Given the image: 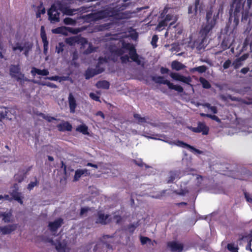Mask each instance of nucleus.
Masks as SVG:
<instances>
[{
  "label": "nucleus",
  "instance_id": "obj_60",
  "mask_svg": "<svg viewBox=\"0 0 252 252\" xmlns=\"http://www.w3.org/2000/svg\"><path fill=\"white\" fill-rule=\"evenodd\" d=\"M121 60L122 63H126L129 62V57L127 55H125L121 57Z\"/></svg>",
  "mask_w": 252,
  "mask_h": 252
},
{
  "label": "nucleus",
  "instance_id": "obj_53",
  "mask_svg": "<svg viewBox=\"0 0 252 252\" xmlns=\"http://www.w3.org/2000/svg\"><path fill=\"white\" fill-rule=\"evenodd\" d=\"M205 106L208 107L214 113L217 114L218 112L217 108L215 106H211L209 103H206Z\"/></svg>",
  "mask_w": 252,
  "mask_h": 252
},
{
  "label": "nucleus",
  "instance_id": "obj_37",
  "mask_svg": "<svg viewBox=\"0 0 252 252\" xmlns=\"http://www.w3.org/2000/svg\"><path fill=\"white\" fill-rule=\"evenodd\" d=\"M133 162L136 165H137V166H138L140 167H143V166H144L145 167V168H149L150 167V166H149V165H147L146 164H145V163H144L141 159H139L138 160L133 159Z\"/></svg>",
  "mask_w": 252,
  "mask_h": 252
},
{
  "label": "nucleus",
  "instance_id": "obj_7",
  "mask_svg": "<svg viewBox=\"0 0 252 252\" xmlns=\"http://www.w3.org/2000/svg\"><path fill=\"white\" fill-rule=\"evenodd\" d=\"M48 14L49 19L51 22H59L60 12L57 9L55 4L52 5L51 8L48 11Z\"/></svg>",
  "mask_w": 252,
  "mask_h": 252
},
{
  "label": "nucleus",
  "instance_id": "obj_30",
  "mask_svg": "<svg viewBox=\"0 0 252 252\" xmlns=\"http://www.w3.org/2000/svg\"><path fill=\"white\" fill-rule=\"evenodd\" d=\"M32 44L29 42H25V48H24V53L23 54L26 57H28L30 51L32 50Z\"/></svg>",
  "mask_w": 252,
  "mask_h": 252
},
{
  "label": "nucleus",
  "instance_id": "obj_21",
  "mask_svg": "<svg viewBox=\"0 0 252 252\" xmlns=\"http://www.w3.org/2000/svg\"><path fill=\"white\" fill-rule=\"evenodd\" d=\"M10 195L13 199L17 201L20 204L22 205L23 204V197L21 196V193L17 191V189L13 190L12 191L10 192Z\"/></svg>",
  "mask_w": 252,
  "mask_h": 252
},
{
  "label": "nucleus",
  "instance_id": "obj_45",
  "mask_svg": "<svg viewBox=\"0 0 252 252\" xmlns=\"http://www.w3.org/2000/svg\"><path fill=\"white\" fill-rule=\"evenodd\" d=\"M38 182L37 180L36 177H35V181L34 182H31L30 183H29L28 185L27 189L29 190H32L33 188L38 185Z\"/></svg>",
  "mask_w": 252,
  "mask_h": 252
},
{
  "label": "nucleus",
  "instance_id": "obj_16",
  "mask_svg": "<svg viewBox=\"0 0 252 252\" xmlns=\"http://www.w3.org/2000/svg\"><path fill=\"white\" fill-rule=\"evenodd\" d=\"M58 130L60 131H71L72 130V125L68 122H64L57 126Z\"/></svg>",
  "mask_w": 252,
  "mask_h": 252
},
{
  "label": "nucleus",
  "instance_id": "obj_36",
  "mask_svg": "<svg viewBox=\"0 0 252 252\" xmlns=\"http://www.w3.org/2000/svg\"><path fill=\"white\" fill-rule=\"evenodd\" d=\"M24 48L25 44H24V46H22L20 43L17 42L15 43V45L12 47V49L14 52H16L17 50H18L20 52H21L24 50Z\"/></svg>",
  "mask_w": 252,
  "mask_h": 252
},
{
  "label": "nucleus",
  "instance_id": "obj_38",
  "mask_svg": "<svg viewBox=\"0 0 252 252\" xmlns=\"http://www.w3.org/2000/svg\"><path fill=\"white\" fill-rule=\"evenodd\" d=\"M52 32L57 34H65V28L64 27H58L55 29L52 30Z\"/></svg>",
  "mask_w": 252,
  "mask_h": 252
},
{
  "label": "nucleus",
  "instance_id": "obj_49",
  "mask_svg": "<svg viewBox=\"0 0 252 252\" xmlns=\"http://www.w3.org/2000/svg\"><path fill=\"white\" fill-rule=\"evenodd\" d=\"M108 62V58H106V57H100L98 58V63L96 65H99V66H100V65L101 64H103L104 63H107Z\"/></svg>",
  "mask_w": 252,
  "mask_h": 252
},
{
  "label": "nucleus",
  "instance_id": "obj_56",
  "mask_svg": "<svg viewBox=\"0 0 252 252\" xmlns=\"http://www.w3.org/2000/svg\"><path fill=\"white\" fill-rule=\"evenodd\" d=\"M90 97L93 100L100 102V97L94 93H91L89 94Z\"/></svg>",
  "mask_w": 252,
  "mask_h": 252
},
{
  "label": "nucleus",
  "instance_id": "obj_2",
  "mask_svg": "<svg viewBox=\"0 0 252 252\" xmlns=\"http://www.w3.org/2000/svg\"><path fill=\"white\" fill-rule=\"evenodd\" d=\"M244 0H233L231 5L229 13L230 17H234V21H238L241 15V11L243 9Z\"/></svg>",
  "mask_w": 252,
  "mask_h": 252
},
{
  "label": "nucleus",
  "instance_id": "obj_47",
  "mask_svg": "<svg viewBox=\"0 0 252 252\" xmlns=\"http://www.w3.org/2000/svg\"><path fill=\"white\" fill-rule=\"evenodd\" d=\"M25 178V175L22 174L17 173L15 175L14 179L15 181L18 183H21Z\"/></svg>",
  "mask_w": 252,
  "mask_h": 252
},
{
  "label": "nucleus",
  "instance_id": "obj_15",
  "mask_svg": "<svg viewBox=\"0 0 252 252\" xmlns=\"http://www.w3.org/2000/svg\"><path fill=\"white\" fill-rule=\"evenodd\" d=\"M231 38L228 36H225L220 44V46L223 50H225L230 48L233 43V41Z\"/></svg>",
  "mask_w": 252,
  "mask_h": 252
},
{
  "label": "nucleus",
  "instance_id": "obj_23",
  "mask_svg": "<svg viewBox=\"0 0 252 252\" xmlns=\"http://www.w3.org/2000/svg\"><path fill=\"white\" fill-rule=\"evenodd\" d=\"M31 73L33 75H35V74H37L38 75L42 76H47L49 74V72L47 69H44L43 70H41L35 67H33L31 70Z\"/></svg>",
  "mask_w": 252,
  "mask_h": 252
},
{
  "label": "nucleus",
  "instance_id": "obj_46",
  "mask_svg": "<svg viewBox=\"0 0 252 252\" xmlns=\"http://www.w3.org/2000/svg\"><path fill=\"white\" fill-rule=\"evenodd\" d=\"M227 249L228 251L231 252H238V247H235L234 244L232 243L228 244L227 245Z\"/></svg>",
  "mask_w": 252,
  "mask_h": 252
},
{
  "label": "nucleus",
  "instance_id": "obj_50",
  "mask_svg": "<svg viewBox=\"0 0 252 252\" xmlns=\"http://www.w3.org/2000/svg\"><path fill=\"white\" fill-rule=\"evenodd\" d=\"M64 46V45L63 42H60L58 44V46H56V52L58 54L63 52V51Z\"/></svg>",
  "mask_w": 252,
  "mask_h": 252
},
{
  "label": "nucleus",
  "instance_id": "obj_44",
  "mask_svg": "<svg viewBox=\"0 0 252 252\" xmlns=\"http://www.w3.org/2000/svg\"><path fill=\"white\" fill-rule=\"evenodd\" d=\"M158 40V35L155 34L153 36L151 43L153 48H156L157 47L158 45L157 43Z\"/></svg>",
  "mask_w": 252,
  "mask_h": 252
},
{
  "label": "nucleus",
  "instance_id": "obj_24",
  "mask_svg": "<svg viewBox=\"0 0 252 252\" xmlns=\"http://www.w3.org/2000/svg\"><path fill=\"white\" fill-rule=\"evenodd\" d=\"M99 13H91L86 16V20L89 21H96L101 18Z\"/></svg>",
  "mask_w": 252,
  "mask_h": 252
},
{
  "label": "nucleus",
  "instance_id": "obj_62",
  "mask_svg": "<svg viewBox=\"0 0 252 252\" xmlns=\"http://www.w3.org/2000/svg\"><path fill=\"white\" fill-rule=\"evenodd\" d=\"M42 85L47 86L49 87H50L51 88H54V89L57 88V86L56 84H55L53 83H51V82H46L45 83H43Z\"/></svg>",
  "mask_w": 252,
  "mask_h": 252
},
{
  "label": "nucleus",
  "instance_id": "obj_64",
  "mask_svg": "<svg viewBox=\"0 0 252 252\" xmlns=\"http://www.w3.org/2000/svg\"><path fill=\"white\" fill-rule=\"evenodd\" d=\"M245 197L246 200L251 203H252V197L250 196V195L247 192H244Z\"/></svg>",
  "mask_w": 252,
  "mask_h": 252
},
{
  "label": "nucleus",
  "instance_id": "obj_22",
  "mask_svg": "<svg viewBox=\"0 0 252 252\" xmlns=\"http://www.w3.org/2000/svg\"><path fill=\"white\" fill-rule=\"evenodd\" d=\"M129 55L130 59L134 62L136 63L137 64H141V61L139 59L138 55L136 53V50L135 48H132V50L129 52Z\"/></svg>",
  "mask_w": 252,
  "mask_h": 252
},
{
  "label": "nucleus",
  "instance_id": "obj_48",
  "mask_svg": "<svg viewBox=\"0 0 252 252\" xmlns=\"http://www.w3.org/2000/svg\"><path fill=\"white\" fill-rule=\"evenodd\" d=\"M250 45V46L251 48L252 47V42H250V37H247L243 43V49H245L247 47Z\"/></svg>",
  "mask_w": 252,
  "mask_h": 252
},
{
  "label": "nucleus",
  "instance_id": "obj_61",
  "mask_svg": "<svg viewBox=\"0 0 252 252\" xmlns=\"http://www.w3.org/2000/svg\"><path fill=\"white\" fill-rule=\"evenodd\" d=\"M8 112L6 110H5L4 111H1L0 112V121L2 122V121L4 119L7 115Z\"/></svg>",
  "mask_w": 252,
  "mask_h": 252
},
{
  "label": "nucleus",
  "instance_id": "obj_63",
  "mask_svg": "<svg viewBox=\"0 0 252 252\" xmlns=\"http://www.w3.org/2000/svg\"><path fill=\"white\" fill-rule=\"evenodd\" d=\"M77 38L76 37L69 38L67 39V42L70 44H73L77 42Z\"/></svg>",
  "mask_w": 252,
  "mask_h": 252
},
{
  "label": "nucleus",
  "instance_id": "obj_29",
  "mask_svg": "<svg viewBox=\"0 0 252 252\" xmlns=\"http://www.w3.org/2000/svg\"><path fill=\"white\" fill-rule=\"evenodd\" d=\"M171 67L173 69L178 71L183 69L185 66L180 62L177 61H174L172 62Z\"/></svg>",
  "mask_w": 252,
  "mask_h": 252
},
{
  "label": "nucleus",
  "instance_id": "obj_20",
  "mask_svg": "<svg viewBox=\"0 0 252 252\" xmlns=\"http://www.w3.org/2000/svg\"><path fill=\"white\" fill-rule=\"evenodd\" d=\"M109 217V215H105L104 214L99 212H98V218L96 219L95 223L97 224H106L107 223V220Z\"/></svg>",
  "mask_w": 252,
  "mask_h": 252
},
{
  "label": "nucleus",
  "instance_id": "obj_5",
  "mask_svg": "<svg viewBox=\"0 0 252 252\" xmlns=\"http://www.w3.org/2000/svg\"><path fill=\"white\" fill-rule=\"evenodd\" d=\"M9 71L11 77L15 78L17 81L21 80L24 77V74L21 72V68L19 64L11 65Z\"/></svg>",
  "mask_w": 252,
  "mask_h": 252
},
{
  "label": "nucleus",
  "instance_id": "obj_57",
  "mask_svg": "<svg viewBox=\"0 0 252 252\" xmlns=\"http://www.w3.org/2000/svg\"><path fill=\"white\" fill-rule=\"evenodd\" d=\"M206 117L215 120L217 122H220V120L219 118V117L215 115L207 114L206 115Z\"/></svg>",
  "mask_w": 252,
  "mask_h": 252
},
{
  "label": "nucleus",
  "instance_id": "obj_34",
  "mask_svg": "<svg viewBox=\"0 0 252 252\" xmlns=\"http://www.w3.org/2000/svg\"><path fill=\"white\" fill-rule=\"evenodd\" d=\"M191 81L192 80H191V78H190V77H189V76L186 77V76H185L182 75L181 77V79L180 80V82H182L185 84H187L189 85L190 87L192 88V85L190 84V82H191Z\"/></svg>",
  "mask_w": 252,
  "mask_h": 252
},
{
  "label": "nucleus",
  "instance_id": "obj_13",
  "mask_svg": "<svg viewBox=\"0 0 252 252\" xmlns=\"http://www.w3.org/2000/svg\"><path fill=\"white\" fill-rule=\"evenodd\" d=\"M17 228V224H9L4 226H0V232L2 234H9Z\"/></svg>",
  "mask_w": 252,
  "mask_h": 252
},
{
  "label": "nucleus",
  "instance_id": "obj_10",
  "mask_svg": "<svg viewBox=\"0 0 252 252\" xmlns=\"http://www.w3.org/2000/svg\"><path fill=\"white\" fill-rule=\"evenodd\" d=\"M40 36L43 43V53L46 55L48 52L49 42L47 40L44 27L43 26L41 27Z\"/></svg>",
  "mask_w": 252,
  "mask_h": 252
},
{
  "label": "nucleus",
  "instance_id": "obj_11",
  "mask_svg": "<svg viewBox=\"0 0 252 252\" xmlns=\"http://www.w3.org/2000/svg\"><path fill=\"white\" fill-rule=\"evenodd\" d=\"M63 222V220L62 218H58L53 222H50L48 224V227L50 230L52 232H56L57 230L62 226Z\"/></svg>",
  "mask_w": 252,
  "mask_h": 252
},
{
  "label": "nucleus",
  "instance_id": "obj_1",
  "mask_svg": "<svg viewBox=\"0 0 252 252\" xmlns=\"http://www.w3.org/2000/svg\"><path fill=\"white\" fill-rule=\"evenodd\" d=\"M222 5H220L216 14H214L212 17L213 12L212 10H209L206 13V23L203 25L199 32V34L201 38V43H203L204 40H206L208 37V34L215 27L217 19L219 18V13L220 11H222Z\"/></svg>",
  "mask_w": 252,
  "mask_h": 252
},
{
  "label": "nucleus",
  "instance_id": "obj_52",
  "mask_svg": "<svg viewBox=\"0 0 252 252\" xmlns=\"http://www.w3.org/2000/svg\"><path fill=\"white\" fill-rule=\"evenodd\" d=\"M140 242L142 245H145L147 243H151V240L147 237H144V236H141L140 237Z\"/></svg>",
  "mask_w": 252,
  "mask_h": 252
},
{
  "label": "nucleus",
  "instance_id": "obj_18",
  "mask_svg": "<svg viewBox=\"0 0 252 252\" xmlns=\"http://www.w3.org/2000/svg\"><path fill=\"white\" fill-rule=\"evenodd\" d=\"M90 173L87 169H77L75 171L73 181L76 182L79 180V178L83 175L85 176L88 175Z\"/></svg>",
  "mask_w": 252,
  "mask_h": 252
},
{
  "label": "nucleus",
  "instance_id": "obj_40",
  "mask_svg": "<svg viewBox=\"0 0 252 252\" xmlns=\"http://www.w3.org/2000/svg\"><path fill=\"white\" fill-rule=\"evenodd\" d=\"M169 9H170V7H169L168 6V5H166L164 7V9L160 13L158 18L163 19L165 17V16L167 14V13H168Z\"/></svg>",
  "mask_w": 252,
  "mask_h": 252
},
{
  "label": "nucleus",
  "instance_id": "obj_51",
  "mask_svg": "<svg viewBox=\"0 0 252 252\" xmlns=\"http://www.w3.org/2000/svg\"><path fill=\"white\" fill-rule=\"evenodd\" d=\"M170 76L172 78H173L175 80L180 81L182 75L179 74V73H177L172 72L170 73Z\"/></svg>",
  "mask_w": 252,
  "mask_h": 252
},
{
  "label": "nucleus",
  "instance_id": "obj_58",
  "mask_svg": "<svg viewBox=\"0 0 252 252\" xmlns=\"http://www.w3.org/2000/svg\"><path fill=\"white\" fill-rule=\"evenodd\" d=\"M123 48H125L126 50H128L129 52L132 50V48H135L133 45L130 44V43H123Z\"/></svg>",
  "mask_w": 252,
  "mask_h": 252
},
{
  "label": "nucleus",
  "instance_id": "obj_31",
  "mask_svg": "<svg viewBox=\"0 0 252 252\" xmlns=\"http://www.w3.org/2000/svg\"><path fill=\"white\" fill-rule=\"evenodd\" d=\"M76 130L77 131L82 133V134H83L84 135L88 134V133H89L88 127L85 125H79V126H78L76 127Z\"/></svg>",
  "mask_w": 252,
  "mask_h": 252
},
{
  "label": "nucleus",
  "instance_id": "obj_43",
  "mask_svg": "<svg viewBox=\"0 0 252 252\" xmlns=\"http://www.w3.org/2000/svg\"><path fill=\"white\" fill-rule=\"evenodd\" d=\"M39 116L42 117L44 119L48 121V122H51L53 120H59V119H57L55 117L49 116L48 115H45L43 113H41L39 114Z\"/></svg>",
  "mask_w": 252,
  "mask_h": 252
},
{
  "label": "nucleus",
  "instance_id": "obj_35",
  "mask_svg": "<svg viewBox=\"0 0 252 252\" xmlns=\"http://www.w3.org/2000/svg\"><path fill=\"white\" fill-rule=\"evenodd\" d=\"M133 117L137 121L139 124H143L146 122V119L145 117H142L139 114H134Z\"/></svg>",
  "mask_w": 252,
  "mask_h": 252
},
{
  "label": "nucleus",
  "instance_id": "obj_41",
  "mask_svg": "<svg viewBox=\"0 0 252 252\" xmlns=\"http://www.w3.org/2000/svg\"><path fill=\"white\" fill-rule=\"evenodd\" d=\"M207 69V67L205 65H201L198 67H194L192 69L193 71H196L200 73L205 72Z\"/></svg>",
  "mask_w": 252,
  "mask_h": 252
},
{
  "label": "nucleus",
  "instance_id": "obj_9",
  "mask_svg": "<svg viewBox=\"0 0 252 252\" xmlns=\"http://www.w3.org/2000/svg\"><path fill=\"white\" fill-rule=\"evenodd\" d=\"M173 15L171 14H167L165 17L159 22L156 27V30L160 32L163 30L168 25V23L173 18Z\"/></svg>",
  "mask_w": 252,
  "mask_h": 252
},
{
  "label": "nucleus",
  "instance_id": "obj_32",
  "mask_svg": "<svg viewBox=\"0 0 252 252\" xmlns=\"http://www.w3.org/2000/svg\"><path fill=\"white\" fill-rule=\"evenodd\" d=\"M244 60V58H243V57L242 56L240 58H237L234 60L232 63V65L233 66L234 68L235 69H237L241 67L242 65V61Z\"/></svg>",
  "mask_w": 252,
  "mask_h": 252
},
{
  "label": "nucleus",
  "instance_id": "obj_4",
  "mask_svg": "<svg viewBox=\"0 0 252 252\" xmlns=\"http://www.w3.org/2000/svg\"><path fill=\"white\" fill-rule=\"evenodd\" d=\"M127 3L124 4L120 7H114L109 10L108 16L112 17L117 19H123L126 18V14L124 12H121L122 10H124L127 5Z\"/></svg>",
  "mask_w": 252,
  "mask_h": 252
},
{
  "label": "nucleus",
  "instance_id": "obj_25",
  "mask_svg": "<svg viewBox=\"0 0 252 252\" xmlns=\"http://www.w3.org/2000/svg\"><path fill=\"white\" fill-rule=\"evenodd\" d=\"M68 100L70 112L73 113L74 112L75 108L76 107V100L73 96L71 95V94H70L68 97Z\"/></svg>",
  "mask_w": 252,
  "mask_h": 252
},
{
  "label": "nucleus",
  "instance_id": "obj_8",
  "mask_svg": "<svg viewBox=\"0 0 252 252\" xmlns=\"http://www.w3.org/2000/svg\"><path fill=\"white\" fill-rule=\"evenodd\" d=\"M189 128L195 133L201 132L203 135H207L209 131V128L204 123L199 122L197 127L190 126Z\"/></svg>",
  "mask_w": 252,
  "mask_h": 252
},
{
  "label": "nucleus",
  "instance_id": "obj_6",
  "mask_svg": "<svg viewBox=\"0 0 252 252\" xmlns=\"http://www.w3.org/2000/svg\"><path fill=\"white\" fill-rule=\"evenodd\" d=\"M104 71V68L99 65H96L95 68L94 69L88 68L85 73V79L87 80L90 79L95 75L101 73Z\"/></svg>",
  "mask_w": 252,
  "mask_h": 252
},
{
  "label": "nucleus",
  "instance_id": "obj_42",
  "mask_svg": "<svg viewBox=\"0 0 252 252\" xmlns=\"http://www.w3.org/2000/svg\"><path fill=\"white\" fill-rule=\"evenodd\" d=\"M1 216L3 217L2 220L5 222H9L10 221V218L11 217V214L10 213H3Z\"/></svg>",
  "mask_w": 252,
  "mask_h": 252
},
{
  "label": "nucleus",
  "instance_id": "obj_3",
  "mask_svg": "<svg viewBox=\"0 0 252 252\" xmlns=\"http://www.w3.org/2000/svg\"><path fill=\"white\" fill-rule=\"evenodd\" d=\"M152 79L156 83L166 85L169 89L174 90L180 93L184 92V89L181 86L174 85L168 80H164L163 76H155Z\"/></svg>",
  "mask_w": 252,
  "mask_h": 252
},
{
  "label": "nucleus",
  "instance_id": "obj_54",
  "mask_svg": "<svg viewBox=\"0 0 252 252\" xmlns=\"http://www.w3.org/2000/svg\"><path fill=\"white\" fill-rule=\"evenodd\" d=\"M232 65L231 61L230 59L227 60L223 64L222 66L224 69H228Z\"/></svg>",
  "mask_w": 252,
  "mask_h": 252
},
{
  "label": "nucleus",
  "instance_id": "obj_17",
  "mask_svg": "<svg viewBox=\"0 0 252 252\" xmlns=\"http://www.w3.org/2000/svg\"><path fill=\"white\" fill-rule=\"evenodd\" d=\"M51 243L55 246V248L58 252H66L67 248L65 244L62 243L60 241L54 242L53 240H51Z\"/></svg>",
  "mask_w": 252,
  "mask_h": 252
},
{
  "label": "nucleus",
  "instance_id": "obj_33",
  "mask_svg": "<svg viewBox=\"0 0 252 252\" xmlns=\"http://www.w3.org/2000/svg\"><path fill=\"white\" fill-rule=\"evenodd\" d=\"M199 82L202 85V87L204 89H209L211 88V85L210 82L207 80L205 78L201 77L199 78Z\"/></svg>",
  "mask_w": 252,
  "mask_h": 252
},
{
  "label": "nucleus",
  "instance_id": "obj_55",
  "mask_svg": "<svg viewBox=\"0 0 252 252\" xmlns=\"http://www.w3.org/2000/svg\"><path fill=\"white\" fill-rule=\"evenodd\" d=\"M75 21L74 20L72 19L71 18H65L64 19V23L66 25H73L75 23Z\"/></svg>",
  "mask_w": 252,
  "mask_h": 252
},
{
  "label": "nucleus",
  "instance_id": "obj_26",
  "mask_svg": "<svg viewBox=\"0 0 252 252\" xmlns=\"http://www.w3.org/2000/svg\"><path fill=\"white\" fill-rule=\"evenodd\" d=\"M95 86L97 88L108 89L109 88L110 83L106 80L99 81L96 83Z\"/></svg>",
  "mask_w": 252,
  "mask_h": 252
},
{
  "label": "nucleus",
  "instance_id": "obj_19",
  "mask_svg": "<svg viewBox=\"0 0 252 252\" xmlns=\"http://www.w3.org/2000/svg\"><path fill=\"white\" fill-rule=\"evenodd\" d=\"M180 172L178 171H171L169 173L167 183H172L176 179L180 178Z\"/></svg>",
  "mask_w": 252,
  "mask_h": 252
},
{
  "label": "nucleus",
  "instance_id": "obj_59",
  "mask_svg": "<svg viewBox=\"0 0 252 252\" xmlns=\"http://www.w3.org/2000/svg\"><path fill=\"white\" fill-rule=\"evenodd\" d=\"M241 14H242V19H241V20L242 21H247L248 20V16H249V14H248V12L247 11H245V12H241Z\"/></svg>",
  "mask_w": 252,
  "mask_h": 252
},
{
  "label": "nucleus",
  "instance_id": "obj_12",
  "mask_svg": "<svg viewBox=\"0 0 252 252\" xmlns=\"http://www.w3.org/2000/svg\"><path fill=\"white\" fill-rule=\"evenodd\" d=\"M111 55L108 58L113 62H116L118 60V57L121 56L125 53L124 50L122 48H116L111 50Z\"/></svg>",
  "mask_w": 252,
  "mask_h": 252
},
{
  "label": "nucleus",
  "instance_id": "obj_28",
  "mask_svg": "<svg viewBox=\"0 0 252 252\" xmlns=\"http://www.w3.org/2000/svg\"><path fill=\"white\" fill-rule=\"evenodd\" d=\"M176 144L178 146H179V147H181L188 148V149H191L192 150H195V151L199 152V150H196L193 147L190 146V145H189V144H187V143H185V142H183L182 141L177 140L176 141Z\"/></svg>",
  "mask_w": 252,
  "mask_h": 252
},
{
  "label": "nucleus",
  "instance_id": "obj_14",
  "mask_svg": "<svg viewBox=\"0 0 252 252\" xmlns=\"http://www.w3.org/2000/svg\"><path fill=\"white\" fill-rule=\"evenodd\" d=\"M167 246L172 252H181L183 250V245L176 241H171L167 243Z\"/></svg>",
  "mask_w": 252,
  "mask_h": 252
},
{
  "label": "nucleus",
  "instance_id": "obj_39",
  "mask_svg": "<svg viewBox=\"0 0 252 252\" xmlns=\"http://www.w3.org/2000/svg\"><path fill=\"white\" fill-rule=\"evenodd\" d=\"M245 238H247V241H248V244L246 248V250H250L251 252H252V249H251L252 242V235H248L245 236Z\"/></svg>",
  "mask_w": 252,
  "mask_h": 252
},
{
  "label": "nucleus",
  "instance_id": "obj_27",
  "mask_svg": "<svg viewBox=\"0 0 252 252\" xmlns=\"http://www.w3.org/2000/svg\"><path fill=\"white\" fill-rule=\"evenodd\" d=\"M203 9V4L200 2V0H195L194 3V15L197 13V11L201 12Z\"/></svg>",
  "mask_w": 252,
  "mask_h": 252
}]
</instances>
